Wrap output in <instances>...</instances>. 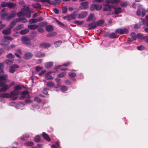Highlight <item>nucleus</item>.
Listing matches in <instances>:
<instances>
[{
  "label": "nucleus",
  "instance_id": "obj_12",
  "mask_svg": "<svg viewBox=\"0 0 148 148\" xmlns=\"http://www.w3.org/2000/svg\"><path fill=\"white\" fill-rule=\"evenodd\" d=\"M38 25L36 24L29 25L27 26L28 28L31 30H34L38 27Z\"/></svg>",
  "mask_w": 148,
  "mask_h": 148
},
{
  "label": "nucleus",
  "instance_id": "obj_11",
  "mask_svg": "<svg viewBox=\"0 0 148 148\" xmlns=\"http://www.w3.org/2000/svg\"><path fill=\"white\" fill-rule=\"evenodd\" d=\"M95 18L94 16V14L93 13H90L86 19V21L89 22L91 21H93L95 20Z\"/></svg>",
  "mask_w": 148,
  "mask_h": 148
},
{
  "label": "nucleus",
  "instance_id": "obj_51",
  "mask_svg": "<svg viewBox=\"0 0 148 148\" xmlns=\"http://www.w3.org/2000/svg\"><path fill=\"white\" fill-rule=\"evenodd\" d=\"M14 89L16 90H20L22 89V88L20 85H18L15 86Z\"/></svg>",
  "mask_w": 148,
  "mask_h": 148
},
{
  "label": "nucleus",
  "instance_id": "obj_63",
  "mask_svg": "<svg viewBox=\"0 0 148 148\" xmlns=\"http://www.w3.org/2000/svg\"><path fill=\"white\" fill-rule=\"evenodd\" d=\"M36 19L37 22H39L40 21H42L44 20L43 18L41 16L39 17L36 18Z\"/></svg>",
  "mask_w": 148,
  "mask_h": 148
},
{
  "label": "nucleus",
  "instance_id": "obj_7",
  "mask_svg": "<svg viewBox=\"0 0 148 148\" xmlns=\"http://www.w3.org/2000/svg\"><path fill=\"white\" fill-rule=\"evenodd\" d=\"M19 68V66L16 64H14L11 66L9 69V72L12 73H14L15 71V69Z\"/></svg>",
  "mask_w": 148,
  "mask_h": 148
},
{
  "label": "nucleus",
  "instance_id": "obj_16",
  "mask_svg": "<svg viewBox=\"0 0 148 148\" xmlns=\"http://www.w3.org/2000/svg\"><path fill=\"white\" fill-rule=\"evenodd\" d=\"M2 33L5 35H9L11 33V29L8 27L7 29H4L2 31Z\"/></svg>",
  "mask_w": 148,
  "mask_h": 148
},
{
  "label": "nucleus",
  "instance_id": "obj_35",
  "mask_svg": "<svg viewBox=\"0 0 148 148\" xmlns=\"http://www.w3.org/2000/svg\"><path fill=\"white\" fill-rule=\"evenodd\" d=\"M60 90L62 91L65 92L68 90V87L62 85L61 86Z\"/></svg>",
  "mask_w": 148,
  "mask_h": 148
},
{
  "label": "nucleus",
  "instance_id": "obj_59",
  "mask_svg": "<svg viewBox=\"0 0 148 148\" xmlns=\"http://www.w3.org/2000/svg\"><path fill=\"white\" fill-rule=\"evenodd\" d=\"M24 16H25L27 18H30L31 17V12H25L24 13Z\"/></svg>",
  "mask_w": 148,
  "mask_h": 148
},
{
  "label": "nucleus",
  "instance_id": "obj_28",
  "mask_svg": "<svg viewBox=\"0 0 148 148\" xmlns=\"http://www.w3.org/2000/svg\"><path fill=\"white\" fill-rule=\"evenodd\" d=\"M53 62H49L46 63L45 65V67L47 69L51 68L53 66Z\"/></svg>",
  "mask_w": 148,
  "mask_h": 148
},
{
  "label": "nucleus",
  "instance_id": "obj_14",
  "mask_svg": "<svg viewBox=\"0 0 148 148\" xmlns=\"http://www.w3.org/2000/svg\"><path fill=\"white\" fill-rule=\"evenodd\" d=\"M8 75L7 74H3L0 75V81H4L6 83V80L7 79Z\"/></svg>",
  "mask_w": 148,
  "mask_h": 148
},
{
  "label": "nucleus",
  "instance_id": "obj_25",
  "mask_svg": "<svg viewBox=\"0 0 148 148\" xmlns=\"http://www.w3.org/2000/svg\"><path fill=\"white\" fill-rule=\"evenodd\" d=\"M45 55V53H42L40 52H38L35 54V56L37 57L42 58Z\"/></svg>",
  "mask_w": 148,
  "mask_h": 148
},
{
  "label": "nucleus",
  "instance_id": "obj_33",
  "mask_svg": "<svg viewBox=\"0 0 148 148\" xmlns=\"http://www.w3.org/2000/svg\"><path fill=\"white\" fill-rule=\"evenodd\" d=\"M14 59H7L5 60L4 62L8 65H10L13 62Z\"/></svg>",
  "mask_w": 148,
  "mask_h": 148
},
{
  "label": "nucleus",
  "instance_id": "obj_34",
  "mask_svg": "<svg viewBox=\"0 0 148 148\" xmlns=\"http://www.w3.org/2000/svg\"><path fill=\"white\" fill-rule=\"evenodd\" d=\"M34 141L36 143H39L40 141V136L37 135L36 136L34 139Z\"/></svg>",
  "mask_w": 148,
  "mask_h": 148
},
{
  "label": "nucleus",
  "instance_id": "obj_60",
  "mask_svg": "<svg viewBox=\"0 0 148 148\" xmlns=\"http://www.w3.org/2000/svg\"><path fill=\"white\" fill-rule=\"evenodd\" d=\"M37 31L39 32L42 33L44 32V30L42 28L40 27L38 28Z\"/></svg>",
  "mask_w": 148,
  "mask_h": 148
},
{
  "label": "nucleus",
  "instance_id": "obj_15",
  "mask_svg": "<svg viewBox=\"0 0 148 148\" xmlns=\"http://www.w3.org/2000/svg\"><path fill=\"white\" fill-rule=\"evenodd\" d=\"M42 135L43 138L46 140L48 141H50L51 139L48 135L45 132H42Z\"/></svg>",
  "mask_w": 148,
  "mask_h": 148
},
{
  "label": "nucleus",
  "instance_id": "obj_38",
  "mask_svg": "<svg viewBox=\"0 0 148 148\" xmlns=\"http://www.w3.org/2000/svg\"><path fill=\"white\" fill-rule=\"evenodd\" d=\"M75 15L73 14H71L68 16L67 18L68 21L71 20L72 19H75Z\"/></svg>",
  "mask_w": 148,
  "mask_h": 148
},
{
  "label": "nucleus",
  "instance_id": "obj_55",
  "mask_svg": "<svg viewBox=\"0 0 148 148\" xmlns=\"http://www.w3.org/2000/svg\"><path fill=\"white\" fill-rule=\"evenodd\" d=\"M68 75L71 77H75L76 76V74L75 73L70 72L68 73Z\"/></svg>",
  "mask_w": 148,
  "mask_h": 148
},
{
  "label": "nucleus",
  "instance_id": "obj_64",
  "mask_svg": "<svg viewBox=\"0 0 148 148\" xmlns=\"http://www.w3.org/2000/svg\"><path fill=\"white\" fill-rule=\"evenodd\" d=\"M90 9L92 11H93L95 10V4H92L90 6Z\"/></svg>",
  "mask_w": 148,
  "mask_h": 148
},
{
  "label": "nucleus",
  "instance_id": "obj_8",
  "mask_svg": "<svg viewBox=\"0 0 148 148\" xmlns=\"http://www.w3.org/2000/svg\"><path fill=\"white\" fill-rule=\"evenodd\" d=\"M112 7V6L111 5H108V4H105L103 8V11H111V8Z\"/></svg>",
  "mask_w": 148,
  "mask_h": 148
},
{
  "label": "nucleus",
  "instance_id": "obj_32",
  "mask_svg": "<svg viewBox=\"0 0 148 148\" xmlns=\"http://www.w3.org/2000/svg\"><path fill=\"white\" fill-rule=\"evenodd\" d=\"M10 43V42L7 40H5L1 42L0 45L3 46H6L8 45Z\"/></svg>",
  "mask_w": 148,
  "mask_h": 148
},
{
  "label": "nucleus",
  "instance_id": "obj_30",
  "mask_svg": "<svg viewBox=\"0 0 148 148\" xmlns=\"http://www.w3.org/2000/svg\"><path fill=\"white\" fill-rule=\"evenodd\" d=\"M116 34L114 33H112L108 34V37L110 38H116Z\"/></svg>",
  "mask_w": 148,
  "mask_h": 148
},
{
  "label": "nucleus",
  "instance_id": "obj_54",
  "mask_svg": "<svg viewBox=\"0 0 148 148\" xmlns=\"http://www.w3.org/2000/svg\"><path fill=\"white\" fill-rule=\"evenodd\" d=\"M4 39L5 40H9L10 41H12L13 40V38L9 36H5L4 37Z\"/></svg>",
  "mask_w": 148,
  "mask_h": 148
},
{
  "label": "nucleus",
  "instance_id": "obj_31",
  "mask_svg": "<svg viewBox=\"0 0 148 148\" xmlns=\"http://www.w3.org/2000/svg\"><path fill=\"white\" fill-rule=\"evenodd\" d=\"M62 44V41L61 40H58L54 42V45L56 47H59Z\"/></svg>",
  "mask_w": 148,
  "mask_h": 148
},
{
  "label": "nucleus",
  "instance_id": "obj_52",
  "mask_svg": "<svg viewBox=\"0 0 148 148\" xmlns=\"http://www.w3.org/2000/svg\"><path fill=\"white\" fill-rule=\"evenodd\" d=\"M29 22L30 24L35 23H37L36 19H31L29 21Z\"/></svg>",
  "mask_w": 148,
  "mask_h": 148
},
{
  "label": "nucleus",
  "instance_id": "obj_13",
  "mask_svg": "<svg viewBox=\"0 0 148 148\" xmlns=\"http://www.w3.org/2000/svg\"><path fill=\"white\" fill-rule=\"evenodd\" d=\"M49 0V2H47V3L50 5L53 4L55 5L56 4H60L61 2V0H53V1H52L51 2L50 0Z\"/></svg>",
  "mask_w": 148,
  "mask_h": 148
},
{
  "label": "nucleus",
  "instance_id": "obj_26",
  "mask_svg": "<svg viewBox=\"0 0 148 148\" xmlns=\"http://www.w3.org/2000/svg\"><path fill=\"white\" fill-rule=\"evenodd\" d=\"M9 89L7 84H6L5 86H3L0 89V92H4Z\"/></svg>",
  "mask_w": 148,
  "mask_h": 148
},
{
  "label": "nucleus",
  "instance_id": "obj_20",
  "mask_svg": "<svg viewBox=\"0 0 148 148\" xmlns=\"http://www.w3.org/2000/svg\"><path fill=\"white\" fill-rule=\"evenodd\" d=\"M46 30L48 32L52 31L53 30V26L51 25H49L46 26L45 27Z\"/></svg>",
  "mask_w": 148,
  "mask_h": 148
},
{
  "label": "nucleus",
  "instance_id": "obj_44",
  "mask_svg": "<svg viewBox=\"0 0 148 148\" xmlns=\"http://www.w3.org/2000/svg\"><path fill=\"white\" fill-rule=\"evenodd\" d=\"M56 32H53L52 33H50L47 35V37H51L56 35Z\"/></svg>",
  "mask_w": 148,
  "mask_h": 148
},
{
  "label": "nucleus",
  "instance_id": "obj_37",
  "mask_svg": "<svg viewBox=\"0 0 148 148\" xmlns=\"http://www.w3.org/2000/svg\"><path fill=\"white\" fill-rule=\"evenodd\" d=\"M131 37V39L132 40H135L137 38V35L135 33L132 32L130 35Z\"/></svg>",
  "mask_w": 148,
  "mask_h": 148
},
{
  "label": "nucleus",
  "instance_id": "obj_10",
  "mask_svg": "<svg viewBox=\"0 0 148 148\" xmlns=\"http://www.w3.org/2000/svg\"><path fill=\"white\" fill-rule=\"evenodd\" d=\"M88 14V12L86 11L83 12L79 14L78 16L79 18H83L86 16Z\"/></svg>",
  "mask_w": 148,
  "mask_h": 148
},
{
  "label": "nucleus",
  "instance_id": "obj_2",
  "mask_svg": "<svg viewBox=\"0 0 148 148\" xmlns=\"http://www.w3.org/2000/svg\"><path fill=\"white\" fill-rule=\"evenodd\" d=\"M19 92L18 90H14L10 92V98L13 100H15L17 99V95L19 94Z\"/></svg>",
  "mask_w": 148,
  "mask_h": 148
},
{
  "label": "nucleus",
  "instance_id": "obj_47",
  "mask_svg": "<svg viewBox=\"0 0 148 148\" xmlns=\"http://www.w3.org/2000/svg\"><path fill=\"white\" fill-rule=\"evenodd\" d=\"M14 56L13 55L12 53H10L8 54L6 56L7 58L11 59H13L14 58Z\"/></svg>",
  "mask_w": 148,
  "mask_h": 148
},
{
  "label": "nucleus",
  "instance_id": "obj_56",
  "mask_svg": "<svg viewBox=\"0 0 148 148\" xmlns=\"http://www.w3.org/2000/svg\"><path fill=\"white\" fill-rule=\"evenodd\" d=\"M62 12L63 14H65L67 12V8L66 6H63L62 8Z\"/></svg>",
  "mask_w": 148,
  "mask_h": 148
},
{
  "label": "nucleus",
  "instance_id": "obj_42",
  "mask_svg": "<svg viewBox=\"0 0 148 148\" xmlns=\"http://www.w3.org/2000/svg\"><path fill=\"white\" fill-rule=\"evenodd\" d=\"M66 75L65 72H64L58 74L57 76L58 77H63Z\"/></svg>",
  "mask_w": 148,
  "mask_h": 148
},
{
  "label": "nucleus",
  "instance_id": "obj_39",
  "mask_svg": "<svg viewBox=\"0 0 148 148\" xmlns=\"http://www.w3.org/2000/svg\"><path fill=\"white\" fill-rule=\"evenodd\" d=\"M29 136L28 134L24 135L21 138V139L22 140L25 141L27 138L29 137Z\"/></svg>",
  "mask_w": 148,
  "mask_h": 148
},
{
  "label": "nucleus",
  "instance_id": "obj_21",
  "mask_svg": "<svg viewBox=\"0 0 148 148\" xmlns=\"http://www.w3.org/2000/svg\"><path fill=\"white\" fill-rule=\"evenodd\" d=\"M95 22L97 26H102L104 23V21L103 19H101Z\"/></svg>",
  "mask_w": 148,
  "mask_h": 148
},
{
  "label": "nucleus",
  "instance_id": "obj_6",
  "mask_svg": "<svg viewBox=\"0 0 148 148\" xmlns=\"http://www.w3.org/2000/svg\"><path fill=\"white\" fill-rule=\"evenodd\" d=\"M88 26L89 27L88 29L91 30L95 29L97 26L96 22L94 21H93L92 22L89 23L88 24Z\"/></svg>",
  "mask_w": 148,
  "mask_h": 148
},
{
  "label": "nucleus",
  "instance_id": "obj_23",
  "mask_svg": "<svg viewBox=\"0 0 148 148\" xmlns=\"http://www.w3.org/2000/svg\"><path fill=\"white\" fill-rule=\"evenodd\" d=\"M29 32V29H28L26 28L20 31L19 32V33L21 35H24L27 34Z\"/></svg>",
  "mask_w": 148,
  "mask_h": 148
},
{
  "label": "nucleus",
  "instance_id": "obj_22",
  "mask_svg": "<svg viewBox=\"0 0 148 148\" xmlns=\"http://www.w3.org/2000/svg\"><path fill=\"white\" fill-rule=\"evenodd\" d=\"M25 11L24 8H23L21 10V11L19 12L17 14V16L18 17H20L22 16H24V12Z\"/></svg>",
  "mask_w": 148,
  "mask_h": 148
},
{
  "label": "nucleus",
  "instance_id": "obj_19",
  "mask_svg": "<svg viewBox=\"0 0 148 148\" xmlns=\"http://www.w3.org/2000/svg\"><path fill=\"white\" fill-rule=\"evenodd\" d=\"M2 97L5 98H8L10 97V95L8 93L5 92L0 94V97Z\"/></svg>",
  "mask_w": 148,
  "mask_h": 148
},
{
  "label": "nucleus",
  "instance_id": "obj_53",
  "mask_svg": "<svg viewBox=\"0 0 148 148\" xmlns=\"http://www.w3.org/2000/svg\"><path fill=\"white\" fill-rule=\"evenodd\" d=\"M0 15L1 17L3 18H4L8 15L7 12H5L4 13H0Z\"/></svg>",
  "mask_w": 148,
  "mask_h": 148
},
{
  "label": "nucleus",
  "instance_id": "obj_24",
  "mask_svg": "<svg viewBox=\"0 0 148 148\" xmlns=\"http://www.w3.org/2000/svg\"><path fill=\"white\" fill-rule=\"evenodd\" d=\"M32 5L34 8H38L39 9H41L42 8L41 5L38 3H32Z\"/></svg>",
  "mask_w": 148,
  "mask_h": 148
},
{
  "label": "nucleus",
  "instance_id": "obj_40",
  "mask_svg": "<svg viewBox=\"0 0 148 148\" xmlns=\"http://www.w3.org/2000/svg\"><path fill=\"white\" fill-rule=\"evenodd\" d=\"M16 22L14 21H13L11 22L10 25L9 26V28L10 29H11L14 26L16 23Z\"/></svg>",
  "mask_w": 148,
  "mask_h": 148
},
{
  "label": "nucleus",
  "instance_id": "obj_3",
  "mask_svg": "<svg viewBox=\"0 0 148 148\" xmlns=\"http://www.w3.org/2000/svg\"><path fill=\"white\" fill-rule=\"evenodd\" d=\"M115 32L116 33L123 34L128 33L129 32V31L126 28H118L116 30Z\"/></svg>",
  "mask_w": 148,
  "mask_h": 148
},
{
  "label": "nucleus",
  "instance_id": "obj_61",
  "mask_svg": "<svg viewBox=\"0 0 148 148\" xmlns=\"http://www.w3.org/2000/svg\"><path fill=\"white\" fill-rule=\"evenodd\" d=\"M112 4L118 3L120 1V0H111Z\"/></svg>",
  "mask_w": 148,
  "mask_h": 148
},
{
  "label": "nucleus",
  "instance_id": "obj_17",
  "mask_svg": "<svg viewBox=\"0 0 148 148\" xmlns=\"http://www.w3.org/2000/svg\"><path fill=\"white\" fill-rule=\"evenodd\" d=\"M16 5V4L11 2H8L7 7L10 9H13Z\"/></svg>",
  "mask_w": 148,
  "mask_h": 148
},
{
  "label": "nucleus",
  "instance_id": "obj_45",
  "mask_svg": "<svg viewBox=\"0 0 148 148\" xmlns=\"http://www.w3.org/2000/svg\"><path fill=\"white\" fill-rule=\"evenodd\" d=\"M144 37V36H143L142 34L138 33L137 34V37L139 39H143V40Z\"/></svg>",
  "mask_w": 148,
  "mask_h": 148
},
{
  "label": "nucleus",
  "instance_id": "obj_43",
  "mask_svg": "<svg viewBox=\"0 0 148 148\" xmlns=\"http://www.w3.org/2000/svg\"><path fill=\"white\" fill-rule=\"evenodd\" d=\"M16 15V14L14 13H12L8 16L7 18L8 19H10L11 18H13Z\"/></svg>",
  "mask_w": 148,
  "mask_h": 148
},
{
  "label": "nucleus",
  "instance_id": "obj_1",
  "mask_svg": "<svg viewBox=\"0 0 148 148\" xmlns=\"http://www.w3.org/2000/svg\"><path fill=\"white\" fill-rule=\"evenodd\" d=\"M31 39L27 36H23L21 38V41L23 44L27 45H30L31 44Z\"/></svg>",
  "mask_w": 148,
  "mask_h": 148
},
{
  "label": "nucleus",
  "instance_id": "obj_48",
  "mask_svg": "<svg viewBox=\"0 0 148 148\" xmlns=\"http://www.w3.org/2000/svg\"><path fill=\"white\" fill-rule=\"evenodd\" d=\"M8 2H6L5 1H3L1 2V6L3 7L8 6Z\"/></svg>",
  "mask_w": 148,
  "mask_h": 148
},
{
  "label": "nucleus",
  "instance_id": "obj_27",
  "mask_svg": "<svg viewBox=\"0 0 148 148\" xmlns=\"http://www.w3.org/2000/svg\"><path fill=\"white\" fill-rule=\"evenodd\" d=\"M18 20L21 21L23 23H26L27 22V19L24 17H22L19 18L18 19H16V22H19Z\"/></svg>",
  "mask_w": 148,
  "mask_h": 148
},
{
  "label": "nucleus",
  "instance_id": "obj_58",
  "mask_svg": "<svg viewBox=\"0 0 148 148\" xmlns=\"http://www.w3.org/2000/svg\"><path fill=\"white\" fill-rule=\"evenodd\" d=\"M47 86L49 87H51L54 85L53 83L52 82H49L47 83Z\"/></svg>",
  "mask_w": 148,
  "mask_h": 148
},
{
  "label": "nucleus",
  "instance_id": "obj_57",
  "mask_svg": "<svg viewBox=\"0 0 148 148\" xmlns=\"http://www.w3.org/2000/svg\"><path fill=\"white\" fill-rule=\"evenodd\" d=\"M84 21H79L78 20H76L74 21V23L77 24L78 25H81L84 23Z\"/></svg>",
  "mask_w": 148,
  "mask_h": 148
},
{
  "label": "nucleus",
  "instance_id": "obj_5",
  "mask_svg": "<svg viewBox=\"0 0 148 148\" xmlns=\"http://www.w3.org/2000/svg\"><path fill=\"white\" fill-rule=\"evenodd\" d=\"M33 56V54L32 53L28 52L24 54L23 56V58L25 60H28L31 59Z\"/></svg>",
  "mask_w": 148,
  "mask_h": 148
},
{
  "label": "nucleus",
  "instance_id": "obj_9",
  "mask_svg": "<svg viewBox=\"0 0 148 148\" xmlns=\"http://www.w3.org/2000/svg\"><path fill=\"white\" fill-rule=\"evenodd\" d=\"M51 45L49 43H42L40 44L39 47L41 48H47L51 47Z\"/></svg>",
  "mask_w": 148,
  "mask_h": 148
},
{
  "label": "nucleus",
  "instance_id": "obj_49",
  "mask_svg": "<svg viewBox=\"0 0 148 148\" xmlns=\"http://www.w3.org/2000/svg\"><path fill=\"white\" fill-rule=\"evenodd\" d=\"M45 79L47 80H50L53 79V78L51 75H47L45 76Z\"/></svg>",
  "mask_w": 148,
  "mask_h": 148
},
{
  "label": "nucleus",
  "instance_id": "obj_41",
  "mask_svg": "<svg viewBox=\"0 0 148 148\" xmlns=\"http://www.w3.org/2000/svg\"><path fill=\"white\" fill-rule=\"evenodd\" d=\"M95 10L98 11L100 10L102 8V6L101 5H97L95 4Z\"/></svg>",
  "mask_w": 148,
  "mask_h": 148
},
{
  "label": "nucleus",
  "instance_id": "obj_18",
  "mask_svg": "<svg viewBox=\"0 0 148 148\" xmlns=\"http://www.w3.org/2000/svg\"><path fill=\"white\" fill-rule=\"evenodd\" d=\"M81 8L82 9H85L88 8V5L87 2H84L81 3Z\"/></svg>",
  "mask_w": 148,
  "mask_h": 148
},
{
  "label": "nucleus",
  "instance_id": "obj_4",
  "mask_svg": "<svg viewBox=\"0 0 148 148\" xmlns=\"http://www.w3.org/2000/svg\"><path fill=\"white\" fill-rule=\"evenodd\" d=\"M21 95L20 97V99H22L26 98H30V97L29 94V92L27 91H24L21 92Z\"/></svg>",
  "mask_w": 148,
  "mask_h": 148
},
{
  "label": "nucleus",
  "instance_id": "obj_50",
  "mask_svg": "<svg viewBox=\"0 0 148 148\" xmlns=\"http://www.w3.org/2000/svg\"><path fill=\"white\" fill-rule=\"evenodd\" d=\"M34 100L35 101L37 102L38 103H40L41 101V100L38 97H35L34 98Z\"/></svg>",
  "mask_w": 148,
  "mask_h": 148
},
{
  "label": "nucleus",
  "instance_id": "obj_36",
  "mask_svg": "<svg viewBox=\"0 0 148 148\" xmlns=\"http://www.w3.org/2000/svg\"><path fill=\"white\" fill-rule=\"evenodd\" d=\"M34 143L32 141H27L24 143V145L26 146H32L34 145Z\"/></svg>",
  "mask_w": 148,
  "mask_h": 148
},
{
  "label": "nucleus",
  "instance_id": "obj_29",
  "mask_svg": "<svg viewBox=\"0 0 148 148\" xmlns=\"http://www.w3.org/2000/svg\"><path fill=\"white\" fill-rule=\"evenodd\" d=\"M121 9L120 7L115 8L114 9V13L116 14H118L121 13Z\"/></svg>",
  "mask_w": 148,
  "mask_h": 148
},
{
  "label": "nucleus",
  "instance_id": "obj_46",
  "mask_svg": "<svg viewBox=\"0 0 148 148\" xmlns=\"http://www.w3.org/2000/svg\"><path fill=\"white\" fill-rule=\"evenodd\" d=\"M24 25L23 24H21V25H18V26L16 27L14 29H15L16 30H19L21 29L23 27Z\"/></svg>",
  "mask_w": 148,
  "mask_h": 148
},
{
  "label": "nucleus",
  "instance_id": "obj_62",
  "mask_svg": "<svg viewBox=\"0 0 148 148\" xmlns=\"http://www.w3.org/2000/svg\"><path fill=\"white\" fill-rule=\"evenodd\" d=\"M19 3L20 4L22 5V6L24 7V8L26 6V4L23 1L21 0L20 1Z\"/></svg>",
  "mask_w": 148,
  "mask_h": 148
}]
</instances>
